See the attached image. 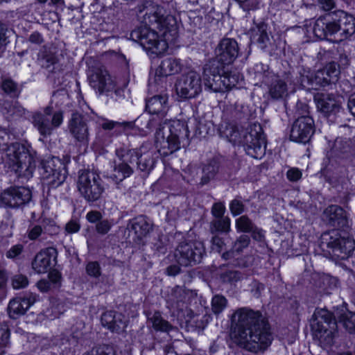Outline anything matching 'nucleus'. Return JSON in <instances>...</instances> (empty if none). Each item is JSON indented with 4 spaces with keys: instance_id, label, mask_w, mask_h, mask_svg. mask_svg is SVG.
Masks as SVG:
<instances>
[{
    "instance_id": "1",
    "label": "nucleus",
    "mask_w": 355,
    "mask_h": 355,
    "mask_svg": "<svg viewBox=\"0 0 355 355\" xmlns=\"http://www.w3.org/2000/svg\"><path fill=\"white\" fill-rule=\"evenodd\" d=\"M137 17L141 26L133 31L132 35L146 51L155 55L164 53L168 49L169 36L176 33L174 16L167 14L162 6L146 2L139 6Z\"/></svg>"
},
{
    "instance_id": "2",
    "label": "nucleus",
    "mask_w": 355,
    "mask_h": 355,
    "mask_svg": "<svg viewBox=\"0 0 355 355\" xmlns=\"http://www.w3.org/2000/svg\"><path fill=\"white\" fill-rule=\"evenodd\" d=\"M230 338L236 346L252 352L265 349L272 338L266 318L248 307L234 311L230 318Z\"/></svg>"
},
{
    "instance_id": "3",
    "label": "nucleus",
    "mask_w": 355,
    "mask_h": 355,
    "mask_svg": "<svg viewBox=\"0 0 355 355\" xmlns=\"http://www.w3.org/2000/svg\"><path fill=\"white\" fill-rule=\"evenodd\" d=\"M313 318V335L322 347H329L334 343L337 327L336 318L349 333L355 331V314L343 307L335 312L334 318L332 314L324 309H317Z\"/></svg>"
},
{
    "instance_id": "4",
    "label": "nucleus",
    "mask_w": 355,
    "mask_h": 355,
    "mask_svg": "<svg viewBox=\"0 0 355 355\" xmlns=\"http://www.w3.org/2000/svg\"><path fill=\"white\" fill-rule=\"evenodd\" d=\"M8 138L5 130L0 128V150H5L3 159L19 177L29 179L33 176L35 168V159L29 151L19 143L12 144L6 148L3 146Z\"/></svg>"
},
{
    "instance_id": "5",
    "label": "nucleus",
    "mask_w": 355,
    "mask_h": 355,
    "mask_svg": "<svg viewBox=\"0 0 355 355\" xmlns=\"http://www.w3.org/2000/svg\"><path fill=\"white\" fill-rule=\"evenodd\" d=\"M202 78L205 88L214 92L230 90L242 80L239 73H221L218 63L216 61H209L204 65Z\"/></svg>"
},
{
    "instance_id": "6",
    "label": "nucleus",
    "mask_w": 355,
    "mask_h": 355,
    "mask_svg": "<svg viewBox=\"0 0 355 355\" xmlns=\"http://www.w3.org/2000/svg\"><path fill=\"white\" fill-rule=\"evenodd\" d=\"M183 124L179 121H164L159 125L155 135V141L158 151L167 156L180 148L179 135Z\"/></svg>"
},
{
    "instance_id": "7",
    "label": "nucleus",
    "mask_w": 355,
    "mask_h": 355,
    "mask_svg": "<svg viewBox=\"0 0 355 355\" xmlns=\"http://www.w3.org/2000/svg\"><path fill=\"white\" fill-rule=\"evenodd\" d=\"M174 90L179 101L198 97L202 92V76L194 70L182 74L176 79Z\"/></svg>"
},
{
    "instance_id": "8",
    "label": "nucleus",
    "mask_w": 355,
    "mask_h": 355,
    "mask_svg": "<svg viewBox=\"0 0 355 355\" xmlns=\"http://www.w3.org/2000/svg\"><path fill=\"white\" fill-rule=\"evenodd\" d=\"M116 157L111 163V171L108 178L119 183L130 177L133 169L130 164L136 161L138 152L135 149L120 148L116 150Z\"/></svg>"
},
{
    "instance_id": "9",
    "label": "nucleus",
    "mask_w": 355,
    "mask_h": 355,
    "mask_svg": "<svg viewBox=\"0 0 355 355\" xmlns=\"http://www.w3.org/2000/svg\"><path fill=\"white\" fill-rule=\"evenodd\" d=\"M77 188L81 196L88 202L98 200L104 191L100 175L93 171H79Z\"/></svg>"
},
{
    "instance_id": "10",
    "label": "nucleus",
    "mask_w": 355,
    "mask_h": 355,
    "mask_svg": "<svg viewBox=\"0 0 355 355\" xmlns=\"http://www.w3.org/2000/svg\"><path fill=\"white\" fill-rule=\"evenodd\" d=\"M88 80L90 86L100 94H108L116 90L114 79L101 63H96L89 69Z\"/></svg>"
},
{
    "instance_id": "11",
    "label": "nucleus",
    "mask_w": 355,
    "mask_h": 355,
    "mask_svg": "<svg viewBox=\"0 0 355 355\" xmlns=\"http://www.w3.org/2000/svg\"><path fill=\"white\" fill-rule=\"evenodd\" d=\"M204 254L203 243L195 241L180 243L174 252V257L180 265L187 266L200 262Z\"/></svg>"
},
{
    "instance_id": "12",
    "label": "nucleus",
    "mask_w": 355,
    "mask_h": 355,
    "mask_svg": "<svg viewBox=\"0 0 355 355\" xmlns=\"http://www.w3.org/2000/svg\"><path fill=\"white\" fill-rule=\"evenodd\" d=\"M33 121L34 126L42 135H49L53 128L62 123L63 114L60 111L52 112V108L47 107L42 113H35L33 116Z\"/></svg>"
},
{
    "instance_id": "13",
    "label": "nucleus",
    "mask_w": 355,
    "mask_h": 355,
    "mask_svg": "<svg viewBox=\"0 0 355 355\" xmlns=\"http://www.w3.org/2000/svg\"><path fill=\"white\" fill-rule=\"evenodd\" d=\"M32 192L25 187H10L0 194V203L2 206L17 208L29 202Z\"/></svg>"
},
{
    "instance_id": "14",
    "label": "nucleus",
    "mask_w": 355,
    "mask_h": 355,
    "mask_svg": "<svg viewBox=\"0 0 355 355\" xmlns=\"http://www.w3.org/2000/svg\"><path fill=\"white\" fill-rule=\"evenodd\" d=\"M330 241L327 243V246L332 249L333 254L344 259L347 257L355 248V241L351 237L347 232L344 230L342 234H339L336 231L331 232Z\"/></svg>"
},
{
    "instance_id": "15",
    "label": "nucleus",
    "mask_w": 355,
    "mask_h": 355,
    "mask_svg": "<svg viewBox=\"0 0 355 355\" xmlns=\"http://www.w3.org/2000/svg\"><path fill=\"white\" fill-rule=\"evenodd\" d=\"M339 74L338 65L335 62H329L322 69L317 71L314 76L311 78L306 76V79L303 77L302 83H307L312 86L324 87L331 83H336L338 79Z\"/></svg>"
},
{
    "instance_id": "16",
    "label": "nucleus",
    "mask_w": 355,
    "mask_h": 355,
    "mask_svg": "<svg viewBox=\"0 0 355 355\" xmlns=\"http://www.w3.org/2000/svg\"><path fill=\"white\" fill-rule=\"evenodd\" d=\"M314 130L313 119L309 116H303L294 122L290 138L295 142L306 144L310 140Z\"/></svg>"
},
{
    "instance_id": "17",
    "label": "nucleus",
    "mask_w": 355,
    "mask_h": 355,
    "mask_svg": "<svg viewBox=\"0 0 355 355\" xmlns=\"http://www.w3.org/2000/svg\"><path fill=\"white\" fill-rule=\"evenodd\" d=\"M44 178L49 180V184L58 186L66 179L67 171L64 164L58 157H53L44 164Z\"/></svg>"
},
{
    "instance_id": "18",
    "label": "nucleus",
    "mask_w": 355,
    "mask_h": 355,
    "mask_svg": "<svg viewBox=\"0 0 355 355\" xmlns=\"http://www.w3.org/2000/svg\"><path fill=\"white\" fill-rule=\"evenodd\" d=\"M338 21H334L333 35L339 41L351 37L355 33V18L344 11L337 13Z\"/></svg>"
},
{
    "instance_id": "19",
    "label": "nucleus",
    "mask_w": 355,
    "mask_h": 355,
    "mask_svg": "<svg viewBox=\"0 0 355 355\" xmlns=\"http://www.w3.org/2000/svg\"><path fill=\"white\" fill-rule=\"evenodd\" d=\"M314 101L318 110L325 116L339 112L343 104V98L341 97L326 93L315 94Z\"/></svg>"
},
{
    "instance_id": "20",
    "label": "nucleus",
    "mask_w": 355,
    "mask_h": 355,
    "mask_svg": "<svg viewBox=\"0 0 355 355\" xmlns=\"http://www.w3.org/2000/svg\"><path fill=\"white\" fill-rule=\"evenodd\" d=\"M218 62L224 64H232L239 54L237 42L230 38H224L218 44L216 49Z\"/></svg>"
},
{
    "instance_id": "21",
    "label": "nucleus",
    "mask_w": 355,
    "mask_h": 355,
    "mask_svg": "<svg viewBox=\"0 0 355 355\" xmlns=\"http://www.w3.org/2000/svg\"><path fill=\"white\" fill-rule=\"evenodd\" d=\"M69 130L73 137L83 144L89 141V130L85 119L78 113H73L69 121Z\"/></svg>"
},
{
    "instance_id": "22",
    "label": "nucleus",
    "mask_w": 355,
    "mask_h": 355,
    "mask_svg": "<svg viewBox=\"0 0 355 355\" xmlns=\"http://www.w3.org/2000/svg\"><path fill=\"white\" fill-rule=\"evenodd\" d=\"M323 219L336 228H347L349 220L345 211L337 205L328 207L323 213Z\"/></svg>"
},
{
    "instance_id": "23",
    "label": "nucleus",
    "mask_w": 355,
    "mask_h": 355,
    "mask_svg": "<svg viewBox=\"0 0 355 355\" xmlns=\"http://www.w3.org/2000/svg\"><path fill=\"white\" fill-rule=\"evenodd\" d=\"M36 297L31 294L26 297H16L11 300L8 304V313L11 318L16 319L24 315L35 303Z\"/></svg>"
},
{
    "instance_id": "24",
    "label": "nucleus",
    "mask_w": 355,
    "mask_h": 355,
    "mask_svg": "<svg viewBox=\"0 0 355 355\" xmlns=\"http://www.w3.org/2000/svg\"><path fill=\"white\" fill-rule=\"evenodd\" d=\"M101 323L110 331L117 333L123 331L127 327L125 317L113 311L105 312L101 316Z\"/></svg>"
},
{
    "instance_id": "25",
    "label": "nucleus",
    "mask_w": 355,
    "mask_h": 355,
    "mask_svg": "<svg viewBox=\"0 0 355 355\" xmlns=\"http://www.w3.org/2000/svg\"><path fill=\"white\" fill-rule=\"evenodd\" d=\"M250 141L245 148L246 153L255 159H261L266 153V141L264 137L261 135L253 137L250 135Z\"/></svg>"
},
{
    "instance_id": "26",
    "label": "nucleus",
    "mask_w": 355,
    "mask_h": 355,
    "mask_svg": "<svg viewBox=\"0 0 355 355\" xmlns=\"http://www.w3.org/2000/svg\"><path fill=\"white\" fill-rule=\"evenodd\" d=\"M53 251V249H46L37 254L32 263V268L35 272L46 273L51 268Z\"/></svg>"
},
{
    "instance_id": "27",
    "label": "nucleus",
    "mask_w": 355,
    "mask_h": 355,
    "mask_svg": "<svg viewBox=\"0 0 355 355\" xmlns=\"http://www.w3.org/2000/svg\"><path fill=\"white\" fill-rule=\"evenodd\" d=\"M334 22L329 21L327 17L318 18L313 24V34L319 39H324L328 35H333Z\"/></svg>"
},
{
    "instance_id": "28",
    "label": "nucleus",
    "mask_w": 355,
    "mask_h": 355,
    "mask_svg": "<svg viewBox=\"0 0 355 355\" xmlns=\"http://www.w3.org/2000/svg\"><path fill=\"white\" fill-rule=\"evenodd\" d=\"M183 64L180 59L175 58H166L162 60L159 65V73L162 76H171L182 71Z\"/></svg>"
},
{
    "instance_id": "29",
    "label": "nucleus",
    "mask_w": 355,
    "mask_h": 355,
    "mask_svg": "<svg viewBox=\"0 0 355 355\" xmlns=\"http://www.w3.org/2000/svg\"><path fill=\"white\" fill-rule=\"evenodd\" d=\"M146 110L150 114H161L164 116L167 111V98L162 96H155L146 102Z\"/></svg>"
},
{
    "instance_id": "30",
    "label": "nucleus",
    "mask_w": 355,
    "mask_h": 355,
    "mask_svg": "<svg viewBox=\"0 0 355 355\" xmlns=\"http://www.w3.org/2000/svg\"><path fill=\"white\" fill-rule=\"evenodd\" d=\"M135 150L138 152L136 160H138L139 168L142 171H149L153 169L155 164L154 151L147 150L144 147Z\"/></svg>"
},
{
    "instance_id": "31",
    "label": "nucleus",
    "mask_w": 355,
    "mask_h": 355,
    "mask_svg": "<svg viewBox=\"0 0 355 355\" xmlns=\"http://www.w3.org/2000/svg\"><path fill=\"white\" fill-rule=\"evenodd\" d=\"M128 226L139 239L146 236L152 230V225L143 216L130 220Z\"/></svg>"
},
{
    "instance_id": "32",
    "label": "nucleus",
    "mask_w": 355,
    "mask_h": 355,
    "mask_svg": "<svg viewBox=\"0 0 355 355\" xmlns=\"http://www.w3.org/2000/svg\"><path fill=\"white\" fill-rule=\"evenodd\" d=\"M288 92L287 80L276 78L269 87V94L272 98L279 99L286 96Z\"/></svg>"
},
{
    "instance_id": "33",
    "label": "nucleus",
    "mask_w": 355,
    "mask_h": 355,
    "mask_svg": "<svg viewBox=\"0 0 355 355\" xmlns=\"http://www.w3.org/2000/svg\"><path fill=\"white\" fill-rule=\"evenodd\" d=\"M333 150L337 156H347L352 150L351 141L349 139H337L335 141Z\"/></svg>"
},
{
    "instance_id": "34",
    "label": "nucleus",
    "mask_w": 355,
    "mask_h": 355,
    "mask_svg": "<svg viewBox=\"0 0 355 355\" xmlns=\"http://www.w3.org/2000/svg\"><path fill=\"white\" fill-rule=\"evenodd\" d=\"M153 327L157 331L166 332L172 329L169 322L164 320L159 312H155L150 318Z\"/></svg>"
},
{
    "instance_id": "35",
    "label": "nucleus",
    "mask_w": 355,
    "mask_h": 355,
    "mask_svg": "<svg viewBox=\"0 0 355 355\" xmlns=\"http://www.w3.org/2000/svg\"><path fill=\"white\" fill-rule=\"evenodd\" d=\"M227 305V300L223 295H216L211 300V311L216 315L222 313Z\"/></svg>"
},
{
    "instance_id": "36",
    "label": "nucleus",
    "mask_w": 355,
    "mask_h": 355,
    "mask_svg": "<svg viewBox=\"0 0 355 355\" xmlns=\"http://www.w3.org/2000/svg\"><path fill=\"white\" fill-rule=\"evenodd\" d=\"M236 227L239 232H249L252 230L253 224L247 216H242L236 219Z\"/></svg>"
},
{
    "instance_id": "37",
    "label": "nucleus",
    "mask_w": 355,
    "mask_h": 355,
    "mask_svg": "<svg viewBox=\"0 0 355 355\" xmlns=\"http://www.w3.org/2000/svg\"><path fill=\"white\" fill-rule=\"evenodd\" d=\"M216 169L214 166L208 165L203 168V175L201 178L202 185L207 184L214 177Z\"/></svg>"
},
{
    "instance_id": "38",
    "label": "nucleus",
    "mask_w": 355,
    "mask_h": 355,
    "mask_svg": "<svg viewBox=\"0 0 355 355\" xmlns=\"http://www.w3.org/2000/svg\"><path fill=\"white\" fill-rule=\"evenodd\" d=\"M28 284L27 277L23 275H16L12 277V285L15 289L25 288Z\"/></svg>"
},
{
    "instance_id": "39",
    "label": "nucleus",
    "mask_w": 355,
    "mask_h": 355,
    "mask_svg": "<svg viewBox=\"0 0 355 355\" xmlns=\"http://www.w3.org/2000/svg\"><path fill=\"white\" fill-rule=\"evenodd\" d=\"M214 227L218 231L227 232L230 230V219L227 217L220 218L214 223Z\"/></svg>"
},
{
    "instance_id": "40",
    "label": "nucleus",
    "mask_w": 355,
    "mask_h": 355,
    "mask_svg": "<svg viewBox=\"0 0 355 355\" xmlns=\"http://www.w3.org/2000/svg\"><path fill=\"white\" fill-rule=\"evenodd\" d=\"M244 11L255 10L258 8L259 0H236Z\"/></svg>"
},
{
    "instance_id": "41",
    "label": "nucleus",
    "mask_w": 355,
    "mask_h": 355,
    "mask_svg": "<svg viewBox=\"0 0 355 355\" xmlns=\"http://www.w3.org/2000/svg\"><path fill=\"white\" fill-rule=\"evenodd\" d=\"M250 243V238L247 235H241L234 245V250L240 252L247 248Z\"/></svg>"
},
{
    "instance_id": "42",
    "label": "nucleus",
    "mask_w": 355,
    "mask_h": 355,
    "mask_svg": "<svg viewBox=\"0 0 355 355\" xmlns=\"http://www.w3.org/2000/svg\"><path fill=\"white\" fill-rule=\"evenodd\" d=\"M86 270L89 276L98 277L101 275V268L99 264L96 262H89L86 267Z\"/></svg>"
},
{
    "instance_id": "43",
    "label": "nucleus",
    "mask_w": 355,
    "mask_h": 355,
    "mask_svg": "<svg viewBox=\"0 0 355 355\" xmlns=\"http://www.w3.org/2000/svg\"><path fill=\"white\" fill-rule=\"evenodd\" d=\"M2 88L5 92L15 94L17 92V84L10 79H6L2 83Z\"/></svg>"
},
{
    "instance_id": "44",
    "label": "nucleus",
    "mask_w": 355,
    "mask_h": 355,
    "mask_svg": "<svg viewBox=\"0 0 355 355\" xmlns=\"http://www.w3.org/2000/svg\"><path fill=\"white\" fill-rule=\"evenodd\" d=\"M230 209L232 215L237 216L243 211L244 206L242 202L235 199L231 202Z\"/></svg>"
},
{
    "instance_id": "45",
    "label": "nucleus",
    "mask_w": 355,
    "mask_h": 355,
    "mask_svg": "<svg viewBox=\"0 0 355 355\" xmlns=\"http://www.w3.org/2000/svg\"><path fill=\"white\" fill-rule=\"evenodd\" d=\"M225 210V205L221 202L215 203L212 207V214L218 218H222Z\"/></svg>"
},
{
    "instance_id": "46",
    "label": "nucleus",
    "mask_w": 355,
    "mask_h": 355,
    "mask_svg": "<svg viewBox=\"0 0 355 355\" xmlns=\"http://www.w3.org/2000/svg\"><path fill=\"white\" fill-rule=\"evenodd\" d=\"M286 176L290 181L295 182L302 177V172L297 168H292L286 173Z\"/></svg>"
},
{
    "instance_id": "47",
    "label": "nucleus",
    "mask_w": 355,
    "mask_h": 355,
    "mask_svg": "<svg viewBox=\"0 0 355 355\" xmlns=\"http://www.w3.org/2000/svg\"><path fill=\"white\" fill-rule=\"evenodd\" d=\"M111 224L108 220H101L96 224V231L102 234H105L110 230Z\"/></svg>"
},
{
    "instance_id": "48",
    "label": "nucleus",
    "mask_w": 355,
    "mask_h": 355,
    "mask_svg": "<svg viewBox=\"0 0 355 355\" xmlns=\"http://www.w3.org/2000/svg\"><path fill=\"white\" fill-rule=\"evenodd\" d=\"M80 224L73 220L69 221L65 226V230L69 234L76 233L80 230Z\"/></svg>"
},
{
    "instance_id": "49",
    "label": "nucleus",
    "mask_w": 355,
    "mask_h": 355,
    "mask_svg": "<svg viewBox=\"0 0 355 355\" xmlns=\"http://www.w3.org/2000/svg\"><path fill=\"white\" fill-rule=\"evenodd\" d=\"M23 247L21 245H15L12 246L6 253V257L10 259H13L17 257L22 252Z\"/></svg>"
},
{
    "instance_id": "50",
    "label": "nucleus",
    "mask_w": 355,
    "mask_h": 355,
    "mask_svg": "<svg viewBox=\"0 0 355 355\" xmlns=\"http://www.w3.org/2000/svg\"><path fill=\"white\" fill-rule=\"evenodd\" d=\"M42 232V228L40 225H35L28 232V238L31 240H35Z\"/></svg>"
},
{
    "instance_id": "51",
    "label": "nucleus",
    "mask_w": 355,
    "mask_h": 355,
    "mask_svg": "<svg viewBox=\"0 0 355 355\" xmlns=\"http://www.w3.org/2000/svg\"><path fill=\"white\" fill-rule=\"evenodd\" d=\"M101 214L98 211H89L86 215V218L89 223H96L101 220Z\"/></svg>"
},
{
    "instance_id": "52",
    "label": "nucleus",
    "mask_w": 355,
    "mask_h": 355,
    "mask_svg": "<svg viewBox=\"0 0 355 355\" xmlns=\"http://www.w3.org/2000/svg\"><path fill=\"white\" fill-rule=\"evenodd\" d=\"M6 43V30L0 24V54L3 51Z\"/></svg>"
},
{
    "instance_id": "53",
    "label": "nucleus",
    "mask_w": 355,
    "mask_h": 355,
    "mask_svg": "<svg viewBox=\"0 0 355 355\" xmlns=\"http://www.w3.org/2000/svg\"><path fill=\"white\" fill-rule=\"evenodd\" d=\"M37 288L42 293L48 292L51 288V284L48 280L42 279L37 284Z\"/></svg>"
},
{
    "instance_id": "54",
    "label": "nucleus",
    "mask_w": 355,
    "mask_h": 355,
    "mask_svg": "<svg viewBox=\"0 0 355 355\" xmlns=\"http://www.w3.org/2000/svg\"><path fill=\"white\" fill-rule=\"evenodd\" d=\"M240 279V275L236 271H230L224 277V281L236 282Z\"/></svg>"
},
{
    "instance_id": "55",
    "label": "nucleus",
    "mask_w": 355,
    "mask_h": 355,
    "mask_svg": "<svg viewBox=\"0 0 355 355\" xmlns=\"http://www.w3.org/2000/svg\"><path fill=\"white\" fill-rule=\"evenodd\" d=\"M9 339V334L6 329H0V345H6Z\"/></svg>"
},
{
    "instance_id": "56",
    "label": "nucleus",
    "mask_w": 355,
    "mask_h": 355,
    "mask_svg": "<svg viewBox=\"0 0 355 355\" xmlns=\"http://www.w3.org/2000/svg\"><path fill=\"white\" fill-rule=\"evenodd\" d=\"M251 232H252V236L254 240L261 241L263 239L264 234L262 230L254 229L252 227V230Z\"/></svg>"
},
{
    "instance_id": "57",
    "label": "nucleus",
    "mask_w": 355,
    "mask_h": 355,
    "mask_svg": "<svg viewBox=\"0 0 355 355\" xmlns=\"http://www.w3.org/2000/svg\"><path fill=\"white\" fill-rule=\"evenodd\" d=\"M49 277L50 281L52 283H53L55 284H57L60 281L61 275H60L59 272H58V271H53V272H51L49 273Z\"/></svg>"
},
{
    "instance_id": "58",
    "label": "nucleus",
    "mask_w": 355,
    "mask_h": 355,
    "mask_svg": "<svg viewBox=\"0 0 355 355\" xmlns=\"http://www.w3.org/2000/svg\"><path fill=\"white\" fill-rule=\"evenodd\" d=\"M118 124H119L118 122L114 121L104 120L101 123V127L104 130H112Z\"/></svg>"
},
{
    "instance_id": "59",
    "label": "nucleus",
    "mask_w": 355,
    "mask_h": 355,
    "mask_svg": "<svg viewBox=\"0 0 355 355\" xmlns=\"http://www.w3.org/2000/svg\"><path fill=\"white\" fill-rule=\"evenodd\" d=\"M259 32L260 33V35L257 39V42L262 44H266L269 40L268 34L265 30L262 28H259Z\"/></svg>"
},
{
    "instance_id": "60",
    "label": "nucleus",
    "mask_w": 355,
    "mask_h": 355,
    "mask_svg": "<svg viewBox=\"0 0 355 355\" xmlns=\"http://www.w3.org/2000/svg\"><path fill=\"white\" fill-rule=\"evenodd\" d=\"M320 3L325 10H330L334 7V0H320Z\"/></svg>"
},
{
    "instance_id": "61",
    "label": "nucleus",
    "mask_w": 355,
    "mask_h": 355,
    "mask_svg": "<svg viewBox=\"0 0 355 355\" xmlns=\"http://www.w3.org/2000/svg\"><path fill=\"white\" fill-rule=\"evenodd\" d=\"M29 40L32 43L40 44L42 42V37L39 33L35 32L30 35Z\"/></svg>"
},
{
    "instance_id": "62",
    "label": "nucleus",
    "mask_w": 355,
    "mask_h": 355,
    "mask_svg": "<svg viewBox=\"0 0 355 355\" xmlns=\"http://www.w3.org/2000/svg\"><path fill=\"white\" fill-rule=\"evenodd\" d=\"M348 108L354 116H355V94H353L348 102Z\"/></svg>"
},
{
    "instance_id": "63",
    "label": "nucleus",
    "mask_w": 355,
    "mask_h": 355,
    "mask_svg": "<svg viewBox=\"0 0 355 355\" xmlns=\"http://www.w3.org/2000/svg\"><path fill=\"white\" fill-rule=\"evenodd\" d=\"M213 245L217 247V250L220 251L223 245L222 239L218 236L214 237L212 240Z\"/></svg>"
},
{
    "instance_id": "64",
    "label": "nucleus",
    "mask_w": 355,
    "mask_h": 355,
    "mask_svg": "<svg viewBox=\"0 0 355 355\" xmlns=\"http://www.w3.org/2000/svg\"><path fill=\"white\" fill-rule=\"evenodd\" d=\"M85 355H110L102 349L92 350Z\"/></svg>"
}]
</instances>
